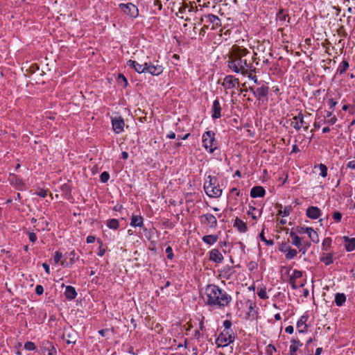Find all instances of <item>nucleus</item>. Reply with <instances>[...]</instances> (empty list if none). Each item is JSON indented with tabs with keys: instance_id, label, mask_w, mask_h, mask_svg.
Segmentation results:
<instances>
[{
	"instance_id": "nucleus-1",
	"label": "nucleus",
	"mask_w": 355,
	"mask_h": 355,
	"mask_svg": "<svg viewBox=\"0 0 355 355\" xmlns=\"http://www.w3.org/2000/svg\"><path fill=\"white\" fill-rule=\"evenodd\" d=\"M253 55L246 49L234 46L230 53L228 67L235 73L245 74L253 68Z\"/></svg>"
},
{
	"instance_id": "nucleus-2",
	"label": "nucleus",
	"mask_w": 355,
	"mask_h": 355,
	"mask_svg": "<svg viewBox=\"0 0 355 355\" xmlns=\"http://www.w3.org/2000/svg\"><path fill=\"white\" fill-rule=\"evenodd\" d=\"M204 300L208 305L220 308L228 306L232 297L218 286L210 284L205 288Z\"/></svg>"
},
{
	"instance_id": "nucleus-3",
	"label": "nucleus",
	"mask_w": 355,
	"mask_h": 355,
	"mask_svg": "<svg viewBox=\"0 0 355 355\" xmlns=\"http://www.w3.org/2000/svg\"><path fill=\"white\" fill-rule=\"evenodd\" d=\"M127 65L134 69L137 73H149L153 76H158L163 72V67L159 64L158 61L151 62L150 61H136L130 60Z\"/></svg>"
},
{
	"instance_id": "nucleus-4",
	"label": "nucleus",
	"mask_w": 355,
	"mask_h": 355,
	"mask_svg": "<svg viewBox=\"0 0 355 355\" xmlns=\"http://www.w3.org/2000/svg\"><path fill=\"white\" fill-rule=\"evenodd\" d=\"M203 146L209 153H213L216 148L214 133L212 131L205 132L202 135Z\"/></svg>"
},
{
	"instance_id": "nucleus-5",
	"label": "nucleus",
	"mask_w": 355,
	"mask_h": 355,
	"mask_svg": "<svg viewBox=\"0 0 355 355\" xmlns=\"http://www.w3.org/2000/svg\"><path fill=\"white\" fill-rule=\"evenodd\" d=\"M293 120V121L291 122V125L296 130H300L302 127L305 131L308 130L309 125L304 121V116L301 112H300L297 116H294Z\"/></svg>"
},
{
	"instance_id": "nucleus-6",
	"label": "nucleus",
	"mask_w": 355,
	"mask_h": 355,
	"mask_svg": "<svg viewBox=\"0 0 355 355\" xmlns=\"http://www.w3.org/2000/svg\"><path fill=\"white\" fill-rule=\"evenodd\" d=\"M119 7L123 10V12L130 16L131 17H137L139 14L138 8L132 3H121Z\"/></svg>"
},
{
	"instance_id": "nucleus-7",
	"label": "nucleus",
	"mask_w": 355,
	"mask_h": 355,
	"mask_svg": "<svg viewBox=\"0 0 355 355\" xmlns=\"http://www.w3.org/2000/svg\"><path fill=\"white\" fill-rule=\"evenodd\" d=\"M200 220L202 224L207 225L211 228H215L217 226V220L216 217L211 214L200 216Z\"/></svg>"
},
{
	"instance_id": "nucleus-8",
	"label": "nucleus",
	"mask_w": 355,
	"mask_h": 355,
	"mask_svg": "<svg viewBox=\"0 0 355 355\" xmlns=\"http://www.w3.org/2000/svg\"><path fill=\"white\" fill-rule=\"evenodd\" d=\"M239 79L235 78L233 76H227L223 83V85L226 87L227 89H233L235 88L237 85H239Z\"/></svg>"
},
{
	"instance_id": "nucleus-9",
	"label": "nucleus",
	"mask_w": 355,
	"mask_h": 355,
	"mask_svg": "<svg viewBox=\"0 0 355 355\" xmlns=\"http://www.w3.org/2000/svg\"><path fill=\"white\" fill-rule=\"evenodd\" d=\"M300 233H306L313 243H318V234L311 227H301Z\"/></svg>"
},
{
	"instance_id": "nucleus-10",
	"label": "nucleus",
	"mask_w": 355,
	"mask_h": 355,
	"mask_svg": "<svg viewBox=\"0 0 355 355\" xmlns=\"http://www.w3.org/2000/svg\"><path fill=\"white\" fill-rule=\"evenodd\" d=\"M112 123L113 130L116 133H121L123 130L125 123L122 118L119 117L112 119Z\"/></svg>"
},
{
	"instance_id": "nucleus-11",
	"label": "nucleus",
	"mask_w": 355,
	"mask_h": 355,
	"mask_svg": "<svg viewBox=\"0 0 355 355\" xmlns=\"http://www.w3.org/2000/svg\"><path fill=\"white\" fill-rule=\"evenodd\" d=\"M211 113L213 119H219L221 116V105L218 100L213 102Z\"/></svg>"
},
{
	"instance_id": "nucleus-12",
	"label": "nucleus",
	"mask_w": 355,
	"mask_h": 355,
	"mask_svg": "<svg viewBox=\"0 0 355 355\" xmlns=\"http://www.w3.org/2000/svg\"><path fill=\"white\" fill-rule=\"evenodd\" d=\"M269 88L265 85H262L261 87L256 89L255 97L260 100L261 98H266L268 96Z\"/></svg>"
},
{
	"instance_id": "nucleus-13",
	"label": "nucleus",
	"mask_w": 355,
	"mask_h": 355,
	"mask_svg": "<svg viewBox=\"0 0 355 355\" xmlns=\"http://www.w3.org/2000/svg\"><path fill=\"white\" fill-rule=\"evenodd\" d=\"M308 318V315H302L297 321V329L300 333H305L307 331V325L306 322Z\"/></svg>"
},
{
	"instance_id": "nucleus-14",
	"label": "nucleus",
	"mask_w": 355,
	"mask_h": 355,
	"mask_svg": "<svg viewBox=\"0 0 355 355\" xmlns=\"http://www.w3.org/2000/svg\"><path fill=\"white\" fill-rule=\"evenodd\" d=\"M306 215L311 219H317L321 215V211L318 207L311 206L307 209Z\"/></svg>"
},
{
	"instance_id": "nucleus-15",
	"label": "nucleus",
	"mask_w": 355,
	"mask_h": 355,
	"mask_svg": "<svg viewBox=\"0 0 355 355\" xmlns=\"http://www.w3.org/2000/svg\"><path fill=\"white\" fill-rule=\"evenodd\" d=\"M205 193L211 198H218L222 194V189L216 184L207 189Z\"/></svg>"
},
{
	"instance_id": "nucleus-16",
	"label": "nucleus",
	"mask_w": 355,
	"mask_h": 355,
	"mask_svg": "<svg viewBox=\"0 0 355 355\" xmlns=\"http://www.w3.org/2000/svg\"><path fill=\"white\" fill-rule=\"evenodd\" d=\"M234 340V336L232 334H229L227 337L225 334L223 333L220 334L218 338H217V342L220 343V345H226L230 343H233Z\"/></svg>"
},
{
	"instance_id": "nucleus-17",
	"label": "nucleus",
	"mask_w": 355,
	"mask_h": 355,
	"mask_svg": "<svg viewBox=\"0 0 355 355\" xmlns=\"http://www.w3.org/2000/svg\"><path fill=\"white\" fill-rule=\"evenodd\" d=\"M209 259L216 263H220L223 260V256L218 249H213L209 253Z\"/></svg>"
},
{
	"instance_id": "nucleus-18",
	"label": "nucleus",
	"mask_w": 355,
	"mask_h": 355,
	"mask_svg": "<svg viewBox=\"0 0 355 355\" xmlns=\"http://www.w3.org/2000/svg\"><path fill=\"white\" fill-rule=\"evenodd\" d=\"M265 189L261 186L254 187L250 191L252 198L263 197L265 195Z\"/></svg>"
},
{
	"instance_id": "nucleus-19",
	"label": "nucleus",
	"mask_w": 355,
	"mask_h": 355,
	"mask_svg": "<svg viewBox=\"0 0 355 355\" xmlns=\"http://www.w3.org/2000/svg\"><path fill=\"white\" fill-rule=\"evenodd\" d=\"M64 295L68 300H73L77 296V292L73 286H67L65 287Z\"/></svg>"
},
{
	"instance_id": "nucleus-20",
	"label": "nucleus",
	"mask_w": 355,
	"mask_h": 355,
	"mask_svg": "<svg viewBox=\"0 0 355 355\" xmlns=\"http://www.w3.org/2000/svg\"><path fill=\"white\" fill-rule=\"evenodd\" d=\"M343 239L344 240L345 248L347 252H352L355 249V239H349L347 236H343Z\"/></svg>"
},
{
	"instance_id": "nucleus-21",
	"label": "nucleus",
	"mask_w": 355,
	"mask_h": 355,
	"mask_svg": "<svg viewBox=\"0 0 355 355\" xmlns=\"http://www.w3.org/2000/svg\"><path fill=\"white\" fill-rule=\"evenodd\" d=\"M130 225L132 227H141L143 225V218L141 216L132 215Z\"/></svg>"
},
{
	"instance_id": "nucleus-22",
	"label": "nucleus",
	"mask_w": 355,
	"mask_h": 355,
	"mask_svg": "<svg viewBox=\"0 0 355 355\" xmlns=\"http://www.w3.org/2000/svg\"><path fill=\"white\" fill-rule=\"evenodd\" d=\"M217 180L216 178L214 177H212L211 175H209L207 178L205 180L204 183V189L206 191L207 189H209L210 187H211L213 185L216 184Z\"/></svg>"
},
{
	"instance_id": "nucleus-23",
	"label": "nucleus",
	"mask_w": 355,
	"mask_h": 355,
	"mask_svg": "<svg viewBox=\"0 0 355 355\" xmlns=\"http://www.w3.org/2000/svg\"><path fill=\"white\" fill-rule=\"evenodd\" d=\"M234 225L240 232H245L248 230L246 224L238 218L235 219Z\"/></svg>"
},
{
	"instance_id": "nucleus-24",
	"label": "nucleus",
	"mask_w": 355,
	"mask_h": 355,
	"mask_svg": "<svg viewBox=\"0 0 355 355\" xmlns=\"http://www.w3.org/2000/svg\"><path fill=\"white\" fill-rule=\"evenodd\" d=\"M301 346H302V343L299 340H291V345L290 346L291 355H295L298 347Z\"/></svg>"
},
{
	"instance_id": "nucleus-25",
	"label": "nucleus",
	"mask_w": 355,
	"mask_h": 355,
	"mask_svg": "<svg viewBox=\"0 0 355 355\" xmlns=\"http://www.w3.org/2000/svg\"><path fill=\"white\" fill-rule=\"evenodd\" d=\"M218 236L216 235H206L202 237V241L208 244V245H213L218 241Z\"/></svg>"
},
{
	"instance_id": "nucleus-26",
	"label": "nucleus",
	"mask_w": 355,
	"mask_h": 355,
	"mask_svg": "<svg viewBox=\"0 0 355 355\" xmlns=\"http://www.w3.org/2000/svg\"><path fill=\"white\" fill-rule=\"evenodd\" d=\"M346 301V297L344 293H337L335 296V302L337 306H342Z\"/></svg>"
},
{
	"instance_id": "nucleus-27",
	"label": "nucleus",
	"mask_w": 355,
	"mask_h": 355,
	"mask_svg": "<svg viewBox=\"0 0 355 355\" xmlns=\"http://www.w3.org/2000/svg\"><path fill=\"white\" fill-rule=\"evenodd\" d=\"M290 236L293 238V243L300 249L302 246V238L297 236L293 232L290 233Z\"/></svg>"
},
{
	"instance_id": "nucleus-28",
	"label": "nucleus",
	"mask_w": 355,
	"mask_h": 355,
	"mask_svg": "<svg viewBox=\"0 0 355 355\" xmlns=\"http://www.w3.org/2000/svg\"><path fill=\"white\" fill-rule=\"evenodd\" d=\"M63 337L67 344L75 343L76 342V336L73 333L64 334Z\"/></svg>"
},
{
	"instance_id": "nucleus-29",
	"label": "nucleus",
	"mask_w": 355,
	"mask_h": 355,
	"mask_svg": "<svg viewBox=\"0 0 355 355\" xmlns=\"http://www.w3.org/2000/svg\"><path fill=\"white\" fill-rule=\"evenodd\" d=\"M349 67V63L346 60H343L339 65L338 69H337V73L343 74L344 73L347 68Z\"/></svg>"
},
{
	"instance_id": "nucleus-30",
	"label": "nucleus",
	"mask_w": 355,
	"mask_h": 355,
	"mask_svg": "<svg viewBox=\"0 0 355 355\" xmlns=\"http://www.w3.org/2000/svg\"><path fill=\"white\" fill-rule=\"evenodd\" d=\"M279 206L281 208H282V205H279ZM291 211H292V207L291 206H287V207H285L283 210L282 209H280L279 210L278 214L281 215L282 216H288L290 214Z\"/></svg>"
},
{
	"instance_id": "nucleus-31",
	"label": "nucleus",
	"mask_w": 355,
	"mask_h": 355,
	"mask_svg": "<svg viewBox=\"0 0 355 355\" xmlns=\"http://www.w3.org/2000/svg\"><path fill=\"white\" fill-rule=\"evenodd\" d=\"M107 225L110 229L116 230L119 227V221L114 218L110 219L107 221Z\"/></svg>"
},
{
	"instance_id": "nucleus-32",
	"label": "nucleus",
	"mask_w": 355,
	"mask_h": 355,
	"mask_svg": "<svg viewBox=\"0 0 355 355\" xmlns=\"http://www.w3.org/2000/svg\"><path fill=\"white\" fill-rule=\"evenodd\" d=\"M297 254V252L295 249H289L287 253L286 254V259H292L295 257H296Z\"/></svg>"
},
{
	"instance_id": "nucleus-33",
	"label": "nucleus",
	"mask_w": 355,
	"mask_h": 355,
	"mask_svg": "<svg viewBox=\"0 0 355 355\" xmlns=\"http://www.w3.org/2000/svg\"><path fill=\"white\" fill-rule=\"evenodd\" d=\"M321 261L325 264V265H329L333 263V259L331 254H329L326 255L325 257H323L321 258Z\"/></svg>"
},
{
	"instance_id": "nucleus-34",
	"label": "nucleus",
	"mask_w": 355,
	"mask_h": 355,
	"mask_svg": "<svg viewBox=\"0 0 355 355\" xmlns=\"http://www.w3.org/2000/svg\"><path fill=\"white\" fill-rule=\"evenodd\" d=\"M331 239L329 237L325 238L322 242L323 250L325 251L328 250V248L331 246Z\"/></svg>"
},
{
	"instance_id": "nucleus-35",
	"label": "nucleus",
	"mask_w": 355,
	"mask_h": 355,
	"mask_svg": "<svg viewBox=\"0 0 355 355\" xmlns=\"http://www.w3.org/2000/svg\"><path fill=\"white\" fill-rule=\"evenodd\" d=\"M319 169H320V175L323 178L326 177L327 175V166L323 164H320L319 165Z\"/></svg>"
},
{
	"instance_id": "nucleus-36",
	"label": "nucleus",
	"mask_w": 355,
	"mask_h": 355,
	"mask_svg": "<svg viewBox=\"0 0 355 355\" xmlns=\"http://www.w3.org/2000/svg\"><path fill=\"white\" fill-rule=\"evenodd\" d=\"M289 283L291 284L292 288L294 290L297 289L298 287H303L304 285L303 283H301L297 285L296 284V279H295L292 277H290Z\"/></svg>"
},
{
	"instance_id": "nucleus-37",
	"label": "nucleus",
	"mask_w": 355,
	"mask_h": 355,
	"mask_svg": "<svg viewBox=\"0 0 355 355\" xmlns=\"http://www.w3.org/2000/svg\"><path fill=\"white\" fill-rule=\"evenodd\" d=\"M260 239L266 243L268 245H273V241L272 240H267L266 237L264 236V230H262V232L259 234Z\"/></svg>"
},
{
	"instance_id": "nucleus-38",
	"label": "nucleus",
	"mask_w": 355,
	"mask_h": 355,
	"mask_svg": "<svg viewBox=\"0 0 355 355\" xmlns=\"http://www.w3.org/2000/svg\"><path fill=\"white\" fill-rule=\"evenodd\" d=\"M109 178H110V174L106 171L103 172L100 176L101 181L103 183L107 182L108 181Z\"/></svg>"
},
{
	"instance_id": "nucleus-39",
	"label": "nucleus",
	"mask_w": 355,
	"mask_h": 355,
	"mask_svg": "<svg viewBox=\"0 0 355 355\" xmlns=\"http://www.w3.org/2000/svg\"><path fill=\"white\" fill-rule=\"evenodd\" d=\"M206 17L208 18L209 20L213 24H217L218 21H219V18L217 16L212 14L208 15L207 16H206Z\"/></svg>"
},
{
	"instance_id": "nucleus-40",
	"label": "nucleus",
	"mask_w": 355,
	"mask_h": 355,
	"mask_svg": "<svg viewBox=\"0 0 355 355\" xmlns=\"http://www.w3.org/2000/svg\"><path fill=\"white\" fill-rule=\"evenodd\" d=\"M290 246L288 245V243H282L279 248V251L282 252H287L288 251V250L290 249Z\"/></svg>"
},
{
	"instance_id": "nucleus-41",
	"label": "nucleus",
	"mask_w": 355,
	"mask_h": 355,
	"mask_svg": "<svg viewBox=\"0 0 355 355\" xmlns=\"http://www.w3.org/2000/svg\"><path fill=\"white\" fill-rule=\"evenodd\" d=\"M257 295L261 298V299H263V300H265V299H267L268 298L267 294H266V291L265 289H260L258 292H257Z\"/></svg>"
},
{
	"instance_id": "nucleus-42",
	"label": "nucleus",
	"mask_w": 355,
	"mask_h": 355,
	"mask_svg": "<svg viewBox=\"0 0 355 355\" xmlns=\"http://www.w3.org/2000/svg\"><path fill=\"white\" fill-rule=\"evenodd\" d=\"M24 348L27 350L31 351L35 349V344L32 342H26L24 344Z\"/></svg>"
},
{
	"instance_id": "nucleus-43",
	"label": "nucleus",
	"mask_w": 355,
	"mask_h": 355,
	"mask_svg": "<svg viewBox=\"0 0 355 355\" xmlns=\"http://www.w3.org/2000/svg\"><path fill=\"white\" fill-rule=\"evenodd\" d=\"M62 257V253L58 252V251H56L55 252V255H54V257H53L55 263H58L60 261Z\"/></svg>"
},
{
	"instance_id": "nucleus-44",
	"label": "nucleus",
	"mask_w": 355,
	"mask_h": 355,
	"mask_svg": "<svg viewBox=\"0 0 355 355\" xmlns=\"http://www.w3.org/2000/svg\"><path fill=\"white\" fill-rule=\"evenodd\" d=\"M302 276V272L300 270H295L293 272V275L291 277L297 279L298 278H300Z\"/></svg>"
},
{
	"instance_id": "nucleus-45",
	"label": "nucleus",
	"mask_w": 355,
	"mask_h": 355,
	"mask_svg": "<svg viewBox=\"0 0 355 355\" xmlns=\"http://www.w3.org/2000/svg\"><path fill=\"white\" fill-rule=\"evenodd\" d=\"M311 246V243L309 242H306L304 243L303 247H300V251L302 252V254H305L308 250V248Z\"/></svg>"
},
{
	"instance_id": "nucleus-46",
	"label": "nucleus",
	"mask_w": 355,
	"mask_h": 355,
	"mask_svg": "<svg viewBox=\"0 0 355 355\" xmlns=\"http://www.w3.org/2000/svg\"><path fill=\"white\" fill-rule=\"evenodd\" d=\"M166 253L167 254L168 259H172L173 258V250L171 247L168 246L166 248Z\"/></svg>"
},
{
	"instance_id": "nucleus-47",
	"label": "nucleus",
	"mask_w": 355,
	"mask_h": 355,
	"mask_svg": "<svg viewBox=\"0 0 355 355\" xmlns=\"http://www.w3.org/2000/svg\"><path fill=\"white\" fill-rule=\"evenodd\" d=\"M333 218L336 222L338 223L340 221V220L342 218V214H341V213L336 211L334 214Z\"/></svg>"
},
{
	"instance_id": "nucleus-48",
	"label": "nucleus",
	"mask_w": 355,
	"mask_h": 355,
	"mask_svg": "<svg viewBox=\"0 0 355 355\" xmlns=\"http://www.w3.org/2000/svg\"><path fill=\"white\" fill-rule=\"evenodd\" d=\"M48 349V355H55V347H53V345H52L51 344H49V346L47 347Z\"/></svg>"
},
{
	"instance_id": "nucleus-49",
	"label": "nucleus",
	"mask_w": 355,
	"mask_h": 355,
	"mask_svg": "<svg viewBox=\"0 0 355 355\" xmlns=\"http://www.w3.org/2000/svg\"><path fill=\"white\" fill-rule=\"evenodd\" d=\"M35 293L40 295L44 293V288L42 285H37L35 287Z\"/></svg>"
},
{
	"instance_id": "nucleus-50",
	"label": "nucleus",
	"mask_w": 355,
	"mask_h": 355,
	"mask_svg": "<svg viewBox=\"0 0 355 355\" xmlns=\"http://www.w3.org/2000/svg\"><path fill=\"white\" fill-rule=\"evenodd\" d=\"M337 104V102L335 101L334 99L332 98H330L329 101H328V105L329 106V108L330 109H334V107Z\"/></svg>"
},
{
	"instance_id": "nucleus-51",
	"label": "nucleus",
	"mask_w": 355,
	"mask_h": 355,
	"mask_svg": "<svg viewBox=\"0 0 355 355\" xmlns=\"http://www.w3.org/2000/svg\"><path fill=\"white\" fill-rule=\"evenodd\" d=\"M153 5L159 10L162 8V5L159 0H153Z\"/></svg>"
},
{
	"instance_id": "nucleus-52",
	"label": "nucleus",
	"mask_w": 355,
	"mask_h": 355,
	"mask_svg": "<svg viewBox=\"0 0 355 355\" xmlns=\"http://www.w3.org/2000/svg\"><path fill=\"white\" fill-rule=\"evenodd\" d=\"M28 238H29V240L31 241V242H35L37 239V236H36V234L33 232H30L28 234Z\"/></svg>"
},
{
	"instance_id": "nucleus-53",
	"label": "nucleus",
	"mask_w": 355,
	"mask_h": 355,
	"mask_svg": "<svg viewBox=\"0 0 355 355\" xmlns=\"http://www.w3.org/2000/svg\"><path fill=\"white\" fill-rule=\"evenodd\" d=\"M69 256H70V263L72 264L74 263V259H75V257H76L75 251L74 250L71 251L69 253Z\"/></svg>"
},
{
	"instance_id": "nucleus-54",
	"label": "nucleus",
	"mask_w": 355,
	"mask_h": 355,
	"mask_svg": "<svg viewBox=\"0 0 355 355\" xmlns=\"http://www.w3.org/2000/svg\"><path fill=\"white\" fill-rule=\"evenodd\" d=\"M223 326L225 329H229L232 326V322L230 320H225L223 322Z\"/></svg>"
},
{
	"instance_id": "nucleus-55",
	"label": "nucleus",
	"mask_w": 355,
	"mask_h": 355,
	"mask_svg": "<svg viewBox=\"0 0 355 355\" xmlns=\"http://www.w3.org/2000/svg\"><path fill=\"white\" fill-rule=\"evenodd\" d=\"M337 121V118L336 116H334L332 117H331L330 119H329L327 123H328L329 124H331V125H333V124H335Z\"/></svg>"
},
{
	"instance_id": "nucleus-56",
	"label": "nucleus",
	"mask_w": 355,
	"mask_h": 355,
	"mask_svg": "<svg viewBox=\"0 0 355 355\" xmlns=\"http://www.w3.org/2000/svg\"><path fill=\"white\" fill-rule=\"evenodd\" d=\"M98 333L103 337H105L107 334L109 333V329H101L98 331Z\"/></svg>"
},
{
	"instance_id": "nucleus-57",
	"label": "nucleus",
	"mask_w": 355,
	"mask_h": 355,
	"mask_svg": "<svg viewBox=\"0 0 355 355\" xmlns=\"http://www.w3.org/2000/svg\"><path fill=\"white\" fill-rule=\"evenodd\" d=\"M293 331H294V329H293V326H288L286 327L285 329V331L288 334H293Z\"/></svg>"
},
{
	"instance_id": "nucleus-58",
	"label": "nucleus",
	"mask_w": 355,
	"mask_h": 355,
	"mask_svg": "<svg viewBox=\"0 0 355 355\" xmlns=\"http://www.w3.org/2000/svg\"><path fill=\"white\" fill-rule=\"evenodd\" d=\"M347 167L349 168H355V160L350 161L347 163Z\"/></svg>"
},
{
	"instance_id": "nucleus-59",
	"label": "nucleus",
	"mask_w": 355,
	"mask_h": 355,
	"mask_svg": "<svg viewBox=\"0 0 355 355\" xmlns=\"http://www.w3.org/2000/svg\"><path fill=\"white\" fill-rule=\"evenodd\" d=\"M95 241V237L93 236H88L87 237V243H92Z\"/></svg>"
},
{
	"instance_id": "nucleus-60",
	"label": "nucleus",
	"mask_w": 355,
	"mask_h": 355,
	"mask_svg": "<svg viewBox=\"0 0 355 355\" xmlns=\"http://www.w3.org/2000/svg\"><path fill=\"white\" fill-rule=\"evenodd\" d=\"M42 266H43V268H44L45 271H46L48 274H49V273H50V268H49V266L47 263H44L42 264Z\"/></svg>"
},
{
	"instance_id": "nucleus-61",
	"label": "nucleus",
	"mask_w": 355,
	"mask_h": 355,
	"mask_svg": "<svg viewBox=\"0 0 355 355\" xmlns=\"http://www.w3.org/2000/svg\"><path fill=\"white\" fill-rule=\"evenodd\" d=\"M105 252V250L104 248H102L101 247H100L98 252V255L100 257H102L104 255Z\"/></svg>"
},
{
	"instance_id": "nucleus-62",
	"label": "nucleus",
	"mask_w": 355,
	"mask_h": 355,
	"mask_svg": "<svg viewBox=\"0 0 355 355\" xmlns=\"http://www.w3.org/2000/svg\"><path fill=\"white\" fill-rule=\"evenodd\" d=\"M188 8V6L187 5L182 6L179 8V12L183 13L185 12V10Z\"/></svg>"
},
{
	"instance_id": "nucleus-63",
	"label": "nucleus",
	"mask_w": 355,
	"mask_h": 355,
	"mask_svg": "<svg viewBox=\"0 0 355 355\" xmlns=\"http://www.w3.org/2000/svg\"><path fill=\"white\" fill-rule=\"evenodd\" d=\"M118 78H119V80L121 79L125 83V85H127L128 81H127L125 77L123 75L119 74Z\"/></svg>"
},
{
	"instance_id": "nucleus-64",
	"label": "nucleus",
	"mask_w": 355,
	"mask_h": 355,
	"mask_svg": "<svg viewBox=\"0 0 355 355\" xmlns=\"http://www.w3.org/2000/svg\"><path fill=\"white\" fill-rule=\"evenodd\" d=\"M37 195L44 198L46 196V191L44 190H41L37 193Z\"/></svg>"
}]
</instances>
